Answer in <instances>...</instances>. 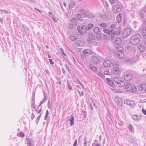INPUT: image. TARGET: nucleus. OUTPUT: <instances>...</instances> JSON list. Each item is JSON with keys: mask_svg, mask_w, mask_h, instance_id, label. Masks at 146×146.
I'll return each mask as SVG.
<instances>
[{"mask_svg": "<svg viewBox=\"0 0 146 146\" xmlns=\"http://www.w3.org/2000/svg\"><path fill=\"white\" fill-rule=\"evenodd\" d=\"M3 12L5 14H8L9 13V11H7L6 10H3Z\"/></svg>", "mask_w": 146, "mask_h": 146, "instance_id": "obj_48", "label": "nucleus"}, {"mask_svg": "<svg viewBox=\"0 0 146 146\" xmlns=\"http://www.w3.org/2000/svg\"><path fill=\"white\" fill-rule=\"evenodd\" d=\"M143 10L144 12L146 13V4Z\"/></svg>", "mask_w": 146, "mask_h": 146, "instance_id": "obj_64", "label": "nucleus"}, {"mask_svg": "<svg viewBox=\"0 0 146 146\" xmlns=\"http://www.w3.org/2000/svg\"><path fill=\"white\" fill-rule=\"evenodd\" d=\"M115 42L116 44H120L121 42V40L119 38H117L115 39Z\"/></svg>", "mask_w": 146, "mask_h": 146, "instance_id": "obj_20", "label": "nucleus"}, {"mask_svg": "<svg viewBox=\"0 0 146 146\" xmlns=\"http://www.w3.org/2000/svg\"><path fill=\"white\" fill-rule=\"evenodd\" d=\"M89 39H87L88 42L89 44H91L92 41L91 40H93L95 39V37L92 34H90L88 36Z\"/></svg>", "mask_w": 146, "mask_h": 146, "instance_id": "obj_13", "label": "nucleus"}, {"mask_svg": "<svg viewBox=\"0 0 146 146\" xmlns=\"http://www.w3.org/2000/svg\"><path fill=\"white\" fill-rule=\"evenodd\" d=\"M74 116L73 115H71V117L70 119V126H72L74 124Z\"/></svg>", "mask_w": 146, "mask_h": 146, "instance_id": "obj_23", "label": "nucleus"}, {"mask_svg": "<svg viewBox=\"0 0 146 146\" xmlns=\"http://www.w3.org/2000/svg\"><path fill=\"white\" fill-rule=\"evenodd\" d=\"M111 65L113 66V72L115 74H119V65L115 62H111Z\"/></svg>", "mask_w": 146, "mask_h": 146, "instance_id": "obj_4", "label": "nucleus"}, {"mask_svg": "<svg viewBox=\"0 0 146 146\" xmlns=\"http://www.w3.org/2000/svg\"><path fill=\"white\" fill-rule=\"evenodd\" d=\"M142 35L143 36L146 35V28H144L143 29Z\"/></svg>", "mask_w": 146, "mask_h": 146, "instance_id": "obj_34", "label": "nucleus"}, {"mask_svg": "<svg viewBox=\"0 0 146 146\" xmlns=\"http://www.w3.org/2000/svg\"><path fill=\"white\" fill-rule=\"evenodd\" d=\"M131 33V30L129 29H125L123 32V35L124 37H126L129 36Z\"/></svg>", "mask_w": 146, "mask_h": 146, "instance_id": "obj_9", "label": "nucleus"}, {"mask_svg": "<svg viewBox=\"0 0 146 146\" xmlns=\"http://www.w3.org/2000/svg\"><path fill=\"white\" fill-rule=\"evenodd\" d=\"M86 16H87V17L89 19H92L94 16V15L93 13L88 12L87 13H86Z\"/></svg>", "mask_w": 146, "mask_h": 146, "instance_id": "obj_22", "label": "nucleus"}, {"mask_svg": "<svg viewBox=\"0 0 146 146\" xmlns=\"http://www.w3.org/2000/svg\"><path fill=\"white\" fill-rule=\"evenodd\" d=\"M131 88V86L130 84H127L125 87V88L127 90H129Z\"/></svg>", "mask_w": 146, "mask_h": 146, "instance_id": "obj_29", "label": "nucleus"}, {"mask_svg": "<svg viewBox=\"0 0 146 146\" xmlns=\"http://www.w3.org/2000/svg\"><path fill=\"white\" fill-rule=\"evenodd\" d=\"M70 39L72 40H74L76 39V38H75V37L74 36H71L70 37Z\"/></svg>", "mask_w": 146, "mask_h": 146, "instance_id": "obj_50", "label": "nucleus"}, {"mask_svg": "<svg viewBox=\"0 0 146 146\" xmlns=\"http://www.w3.org/2000/svg\"><path fill=\"white\" fill-rule=\"evenodd\" d=\"M41 116V114H40L38 116V117L36 119V121L37 123V124H38V122L40 119Z\"/></svg>", "mask_w": 146, "mask_h": 146, "instance_id": "obj_39", "label": "nucleus"}, {"mask_svg": "<svg viewBox=\"0 0 146 146\" xmlns=\"http://www.w3.org/2000/svg\"><path fill=\"white\" fill-rule=\"evenodd\" d=\"M144 85L142 84L141 86H140L141 88V90H142L144 89V88L143 87Z\"/></svg>", "mask_w": 146, "mask_h": 146, "instance_id": "obj_58", "label": "nucleus"}, {"mask_svg": "<svg viewBox=\"0 0 146 146\" xmlns=\"http://www.w3.org/2000/svg\"><path fill=\"white\" fill-rule=\"evenodd\" d=\"M106 80L107 81L108 84L111 86H114V83L113 81L110 80V78H106Z\"/></svg>", "mask_w": 146, "mask_h": 146, "instance_id": "obj_18", "label": "nucleus"}, {"mask_svg": "<svg viewBox=\"0 0 146 146\" xmlns=\"http://www.w3.org/2000/svg\"><path fill=\"white\" fill-rule=\"evenodd\" d=\"M104 4L108 8L109 7V4L106 1H104L103 2Z\"/></svg>", "mask_w": 146, "mask_h": 146, "instance_id": "obj_40", "label": "nucleus"}, {"mask_svg": "<svg viewBox=\"0 0 146 146\" xmlns=\"http://www.w3.org/2000/svg\"><path fill=\"white\" fill-rule=\"evenodd\" d=\"M117 24H111L110 26L111 33V38L113 40L115 35L119 36L121 33L122 30L120 28L117 27Z\"/></svg>", "mask_w": 146, "mask_h": 146, "instance_id": "obj_1", "label": "nucleus"}, {"mask_svg": "<svg viewBox=\"0 0 146 146\" xmlns=\"http://www.w3.org/2000/svg\"><path fill=\"white\" fill-rule=\"evenodd\" d=\"M50 101H48V107L49 108H50Z\"/></svg>", "mask_w": 146, "mask_h": 146, "instance_id": "obj_51", "label": "nucleus"}, {"mask_svg": "<svg viewBox=\"0 0 146 146\" xmlns=\"http://www.w3.org/2000/svg\"><path fill=\"white\" fill-rule=\"evenodd\" d=\"M90 109L92 110H93V106H92V104L91 103L90 104Z\"/></svg>", "mask_w": 146, "mask_h": 146, "instance_id": "obj_63", "label": "nucleus"}, {"mask_svg": "<svg viewBox=\"0 0 146 146\" xmlns=\"http://www.w3.org/2000/svg\"><path fill=\"white\" fill-rule=\"evenodd\" d=\"M103 31L104 33L107 34L108 35H110L111 34L110 30L108 29H103Z\"/></svg>", "mask_w": 146, "mask_h": 146, "instance_id": "obj_27", "label": "nucleus"}, {"mask_svg": "<svg viewBox=\"0 0 146 146\" xmlns=\"http://www.w3.org/2000/svg\"><path fill=\"white\" fill-rule=\"evenodd\" d=\"M82 53L85 56H87L92 54L91 50L89 49H86L82 51Z\"/></svg>", "mask_w": 146, "mask_h": 146, "instance_id": "obj_10", "label": "nucleus"}, {"mask_svg": "<svg viewBox=\"0 0 146 146\" xmlns=\"http://www.w3.org/2000/svg\"><path fill=\"white\" fill-rule=\"evenodd\" d=\"M79 84L82 87V88L84 89L85 88V87L83 85V84L79 81L78 80V81Z\"/></svg>", "mask_w": 146, "mask_h": 146, "instance_id": "obj_44", "label": "nucleus"}, {"mask_svg": "<svg viewBox=\"0 0 146 146\" xmlns=\"http://www.w3.org/2000/svg\"><path fill=\"white\" fill-rule=\"evenodd\" d=\"M122 6L120 4H117L113 7V12L115 13H118L120 12L122 10Z\"/></svg>", "mask_w": 146, "mask_h": 146, "instance_id": "obj_3", "label": "nucleus"}, {"mask_svg": "<svg viewBox=\"0 0 146 146\" xmlns=\"http://www.w3.org/2000/svg\"><path fill=\"white\" fill-rule=\"evenodd\" d=\"M138 48L139 50L142 52L146 50L145 47L143 45L141 44L139 45Z\"/></svg>", "mask_w": 146, "mask_h": 146, "instance_id": "obj_15", "label": "nucleus"}, {"mask_svg": "<svg viewBox=\"0 0 146 146\" xmlns=\"http://www.w3.org/2000/svg\"><path fill=\"white\" fill-rule=\"evenodd\" d=\"M117 21L119 23L120 22L121 20V13L119 14L117 16Z\"/></svg>", "mask_w": 146, "mask_h": 146, "instance_id": "obj_25", "label": "nucleus"}, {"mask_svg": "<svg viewBox=\"0 0 146 146\" xmlns=\"http://www.w3.org/2000/svg\"><path fill=\"white\" fill-rule=\"evenodd\" d=\"M77 17L78 18H80L82 17V16L80 14H78L77 15Z\"/></svg>", "mask_w": 146, "mask_h": 146, "instance_id": "obj_56", "label": "nucleus"}, {"mask_svg": "<svg viewBox=\"0 0 146 146\" xmlns=\"http://www.w3.org/2000/svg\"><path fill=\"white\" fill-rule=\"evenodd\" d=\"M52 59H50L49 61H50V64L53 65L54 64V62L53 61H52Z\"/></svg>", "mask_w": 146, "mask_h": 146, "instance_id": "obj_49", "label": "nucleus"}, {"mask_svg": "<svg viewBox=\"0 0 146 146\" xmlns=\"http://www.w3.org/2000/svg\"><path fill=\"white\" fill-rule=\"evenodd\" d=\"M124 103L131 107L134 106L135 105V103L134 101L129 100L127 99L125 100Z\"/></svg>", "mask_w": 146, "mask_h": 146, "instance_id": "obj_7", "label": "nucleus"}, {"mask_svg": "<svg viewBox=\"0 0 146 146\" xmlns=\"http://www.w3.org/2000/svg\"><path fill=\"white\" fill-rule=\"evenodd\" d=\"M101 30L102 29H100L98 27H95L93 29V31L96 33H97L100 32Z\"/></svg>", "mask_w": 146, "mask_h": 146, "instance_id": "obj_21", "label": "nucleus"}, {"mask_svg": "<svg viewBox=\"0 0 146 146\" xmlns=\"http://www.w3.org/2000/svg\"><path fill=\"white\" fill-rule=\"evenodd\" d=\"M114 81L115 83H117V84L121 80L120 78H119L117 77H114L113 78Z\"/></svg>", "mask_w": 146, "mask_h": 146, "instance_id": "obj_26", "label": "nucleus"}, {"mask_svg": "<svg viewBox=\"0 0 146 146\" xmlns=\"http://www.w3.org/2000/svg\"><path fill=\"white\" fill-rule=\"evenodd\" d=\"M89 67L90 69L94 71H96L97 70V69L96 66H93L91 64L90 65Z\"/></svg>", "mask_w": 146, "mask_h": 146, "instance_id": "obj_28", "label": "nucleus"}, {"mask_svg": "<svg viewBox=\"0 0 146 146\" xmlns=\"http://www.w3.org/2000/svg\"><path fill=\"white\" fill-rule=\"evenodd\" d=\"M80 13H81L84 16H86V11L84 9H82L80 10Z\"/></svg>", "mask_w": 146, "mask_h": 146, "instance_id": "obj_32", "label": "nucleus"}, {"mask_svg": "<svg viewBox=\"0 0 146 146\" xmlns=\"http://www.w3.org/2000/svg\"><path fill=\"white\" fill-rule=\"evenodd\" d=\"M98 25L102 28H104L107 27V24L105 23H101L99 24Z\"/></svg>", "mask_w": 146, "mask_h": 146, "instance_id": "obj_30", "label": "nucleus"}, {"mask_svg": "<svg viewBox=\"0 0 146 146\" xmlns=\"http://www.w3.org/2000/svg\"><path fill=\"white\" fill-rule=\"evenodd\" d=\"M76 21V19L74 18H73L72 19V20H71V21L73 23H74Z\"/></svg>", "mask_w": 146, "mask_h": 146, "instance_id": "obj_54", "label": "nucleus"}, {"mask_svg": "<svg viewBox=\"0 0 146 146\" xmlns=\"http://www.w3.org/2000/svg\"><path fill=\"white\" fill-rule=\"evenodd\" d=\"M75 3L74 1L72 0L70 1L69 4L70 9H72V8L75 6Z\"/></svg>", "mask_w": 146, "mask_h": 146, "instance_id": "obj_17", "label": "nucleus"}, {"mask_svg": "<svg viewBox=\"0 0 146 146\" xmlns=\"http://www.w3.org/2000/svg\"><path fill=\"white\" fill-rule=\"evenodd\" d=\"M94 26V25L93 24L89 23L86 27V30L87 31H89Z\"/></svg>", "mask_w": 146, "mask_h": 146, "instance_id": "obj_19", "label": "nucleus"}, {"mask_svg": "<svg viewBox=\"0 0 146 146\" xmlns=\"http://www.w3.org/2000/svg\"><path fill=\"white\" fill-rule=\"evenodd\" d=\"M65 65H66V69L68 70V71L70 73H71V71L70 70V69L69 67V66H68L66 64H65Z\"/></svg>", "mask_w": 146, "mask_h": 146, "instance_id": "obj_46", "label": "nucleus"}, {"mask_svg": "<svg viewBox=\"0 0 146 146\" xmlns=\"http://www.w3.org/2000/svg\"><path fill=\"white\" fill-rule=\"evenodd\" d=\"M35 93H33V95H32V100L33 102L34 103L35 102Z\"/></svg>", "mask_w": 146, "mask_h": 146, "instance_id": "obj_47", "label": "nucleus"}, {"mask_svg": "<svg viewBox=\"0 0 146 146\" xmlns=\"http://www.w3.org/2000/svg\"><path fill=\"white\" fill-rule=\"evenodd\" d=\"M104 74L105 75H110V72H109V70L105 71L104 72Z\"/></svg>", "mask_w": 146, "mask_h": 146, "instance_id": "obj_41", "label": "nucleus"}, {"mask_svg": "<svg viewBox=\"0 0 146 146\" xmlns=\"http://www.w3.org/2000/svg\"><path fill=\"white\" fill-rule=\"evenodd\" d=\"M77 30L81 34L86 33L87 31L86 27L84 25H82L81 27L80 26L78 25L77 27Z\"/></svg>", "mask_w": 146, "mask_h": 146, "instance_id": "obj_5", "label": "nucleus"}, {"mask_svg": "<svg viewBox=\"0 0 146 146\" xmlns=\"http://www.w3.org/2000/svg\"><path fill=\"white\" fill-rule=\"evenodd\" d=\"M108 115H109V118H110V120H111V121L112 122H113V121H112V119L110 116V114H108Z\"/></svg>", "mask_w": 146, "mask_h": 146, "instance_id": "obj_60", "label": "nucleus"}, {"mask_svg": "<svg viewBox=\"0 0 146 146\" xmlns=\"http://www.w3.org/2000/svg\"><path fill=\"white\" fill-rule=\"evenodd\" d=\"M74 24L73 23H70L69 25V28L70 29H72L73 28Z\"/></svg>", "mask_w": 146, "mask_h": 146, "instance_id": "obj_43", "label": "nucleus"}, {"mask_svg": "<svg viewBox=\"0 0 146 146\" xmlns=\"http://www.w3.org/2000/svg\"><path fill=\"white\" fill-rule=\"evenodd\" d=\"M62 70L63 73L64 74H65L66 71L63 68H62Z\"/></svg>", "mask_w": 146, "mask_h": 146, "instance_id": "obj_62", "label": "nucleus"}, {"mask_svg": "<svg viewBox=\"0 0 146 146\" xmlns=\"http://www.w3.org/2000/svg\"><path fill=\"white\" fill-rule=\"evenodd\" d=\"M77 144V140H76L74 143L73 146H76Z\"/></svg>", "mask_w": 146, "mask_h": 146, "instance_id": "obj_55", "label": "nucleus"}, {"mask_svg": "<svg viewBox=\"0 0 146 146\" xmlns=\"http://www.w3.org/2000/svg\"><path fill=\"white\" fill-rule=\"evenodd\" d=\"M84 146H87V143H88L87 140V138L86 137H85L84 139Z\"/></svg>", "mask_w": 146, "mask_h": 146, "instance_id": "obj_37", "label": "nucleus"}, {"mask_svg": "<svg viewBox=\"0 0 146 146\" xmlns=\"http://www.w3.org/2000/svg\"><path fill=\"white\" fill-rule=\"evenodd\" d=\"M67 85L68 86V88H69V90L70 91L72 89V87L70 84V82H69V81L68 80L67 82Z\"/></svg>", "mask_w": 146, "mask_h": 146, "instance_id": "obj_33", "label": "nucleus"}, {"mask_svg": "<svg viewBox=\"0 0 146 146\" xmlns=\"http://www.w3.org/2000/svg\"><path fill=\"white\" fill-rule=\"evenodd\" d=\"M0 22L2 24H3V19L2 18H0Z\"/></svg>", "mask_w": 146, "mask_h": 146, "instance_id": "obj_61", "label": "nucleus"}, {"mask_svg": "<svg viewBox=\"0 0 146 146\" xmlns=\"http://www.w3.org/2000/svg\"><path fill=\"white\" fill-rule=\"evenodd\" d=\"M129 129V130L131 131V133H133L134 132V130L133 129V127L132 126V125L130 124H129V126L128 127Z\"/></svg>", "mask_w": 146, "mask_h": 146, "instance_id": "obj_31", "label": "nucleus"}, {"mask_svg": "<svg viewBox=\"0 0 146 146\" xmlns=\"http://www.w3.org/2000/svg\"><path fill=\"white\" fill-rule=\"evenodd\" d=\"M142 111L143 113L145 114L146 115V110H144L143 109L142 110Z\"/></svg>", "mask_w": 146, "mask_h": 146, "instance_id": "obj_57", "label": "nucleus"}, {"mask_svg": "<svg viewBox=\"0 0 146 146\" xmlns=\"http://www.w3.org/2000/svg\"><path fill=\"white\" fill-rule=\"evenodd\" d=\"M49 114V112L48 110H47L46 111L45 115L44 117V120H46L48 117Z\"/></svg>", "mask_w": 146, "mask_h": 146, "instance_id": "obj_35", "label": "nucleus"}, {"mask_svg": "<svg viewBox=\"0 0 146 146\" xmlns=\"http://www.w3.org/2000/svg\"><path fill=\"white\" fill-rule=\"evenodd\" d=\"M98 74L102 78L104 79L105 78L104 76L102 73L99 72L98 73Z\"/></svg>", "mask_w": 146, "mask_h": 146, "instance_id": "obj_36", "label": "nucleus"}, {"mask_svg": "<svg viewBox=\"0 0 146 146\" xmlns=\"http://www.w3.org/2000/svg\"><path fill=\"white\" fill-rule=\"evenodd\" d=\"M28 146H34V143L33 140L31 139H26Z\"/></svg>", "mask_w": 146, "mask_h": 146, "instance_id": "obj_11", "label": "nucleus"}, {"mask_svg": "<svg viewBox=\"0 0 146 146\" xmlns=\"http://www.w3.org/2000/svg\"><path fill=\"white\" fill-rule=\"evenodd\" d=\"M45 98H43L40 102V104L39 105V106H41L42 104H43L45 102Z\"/></svg>", "mask_w": 146, "mask_h": 146, "instance_id": "obj_42", "label": "nucleus"}, {"mask_svg": "<svg viewBox=\"0 0 146 146\" xmlns=\"http://www.w3.org/2000/svg\"><path fill=\"white\" fill-rule=\"evenodd\" d=\"M141 37V36L138 34L133 35L131 38V43L134 45L137 44L139 42Z\"/></svg>", "mask_w": 146, "mask_h": 146, "instance_id": "obj_2", "label": "nucleus"}, {"mask_svg": "<svg viewBox=\"0 0 146 146\" xmlns=\"http://www.w3.org/2000/svg\"><path fill=\"white\" fill-rule=\"evenodd\" d=\"M133 118L136 121H137L141 120V116H138L137 115H135L133 116Z\"/></svg>", "mask_w": 146, "mask_h": 146, "instance_id": "obj_16", "label": "nucleus"}, {"mask_svg": "<svg viewBox=\"0 0 146 146\" xmlns=\"http://www.w3.org/2000/svg\"><path fill=\"white\" fill-rule=\"evenodd\" d=\"M110 3L111 4H114L116 2V0H109Z\"/></svg>", "mask_w": 146, "mask_h": 146, "instance_id": "obj_45", "label": "nucleus"}, {"mask_svg": "<svg viewBox=\"0 0 146 146\" xmlns=\"http://www.w3.org/2000/svg\"><path fill=\"white\" fill-rule=\"evenodd\" d=\"M35 117V115L34 113H32L31 117L32 120H33L34 119Z\"/></svg>", "mask_w": 146, "mask_h": 146, "instance_id": "obj_53", "label": "nucleus"}, {"mask_svg": "<svg viewBox=\"0 0 146 146\" xmlns=\"http://www.w3.org/2000/svg\"><path fill=\"white\" fill-rule=\"evenodd\" d=\"M117 84L120 87H123L125 85V83L124 81L121 80Z\"/></svg>", "mask_w": 146, "mask_h": 146, "instance_id": "obj_24", "label": "nucleus"}, {"mask_svg": "<svg viewBox=\"0 0 146 146\" xmlns=\"http://www.w3.org/2000/svg\"><path fill=\"white\" fill-rule=\"evenodd\" d=\"M17 135L21 137H24L25 136L24 133L22 132L20 133H19L17 134Z\"/></svg>", "mask_w": 146, "mask_h": 146, "instance_id": "obj_38", "label": "nucleus"}, {"mask_svg": "<svg viewBox=\"0 0 146 146\" xmlns=\"http://www.w3.org/2000/svg\"><path fill=\"white\" fill-rule=\"evenodd\" d=\"M92 62L94 64H98L100 62V60L96 56H92L91 57Z\"/></svg>", "mask_w": 146, "mask_h": 146, "instance_id": "obj_8", "label": "nucleus"}, {"mask_svg": "<svg viewBox=\"0 0 146 146\" xmlns=\"http://www.w3.org/2000/svg\"><path fill=\"white\" fill-rule=\"evenodd\" d=\"M57 79L58 80V82L57 83H58L59 84H61V80L60 79H59L58 78H57Z\"/></svg>", "mask_w": 146, "mask_h": 146, "instance_id": "obj_52", "label": "nucleus"}, {"mask_svg": "<svg viewBox=\"0 0 146 146\" xmlns=\"http://www.w3.org/2000/svg\"><path fill=\"white\" fill-rule=\"evenodd\" d=\"M117 52L118 56L119 58L121 59L123 58L124 57V50L122 47H120L119 48Z\"/></svg>", "mask_w": 146, "mask_h": 146, "instance_id": "obj_6", "label": "nucleus"}, {"mask_svg": "<svg viewBox=\"0 0 146 146\" xmlns=\"http://www.w3.org/2000/svg\"><path fill=\"white\" fill-rule=\"evenodd\" d=\"M132 78V76L130 74H127L124 76V79L127 81H128L131 80Z\"/></svg>", "mask_w": 146, "mask_h": 146, "instance_id": "obj_12", "label": "nucleus"}, {"mask_svg": "<svg viewBox=\"0 0 146 146\" xmlns=\"http://www.w3.org/2000/svg\"><path fill=\"white\" fill-rule=\"evenodd\" d=\"M103 64L104 66L109 67L110 66L111 64V63L110 60H106L104 61Z\"/></svg>", "mask_w": 146, "mask_h": 146, "instance_id": "obj_14", "label": "nucleus"}, {"mask_svg": "<svg viewBox=\"0 0 146 146\" xmlns=\"http://www.w3.org/2000/svg\"><path fill=\"white\" fill-rule=\"evenodd\" d=\"M22 28L23 30L24 31H25V26L24 25H22Z\"/></svg>", "mask_w": 146, "mask_h": 146, "instance_id": "obj_59", "label": "nucleus"}]
</instances>
